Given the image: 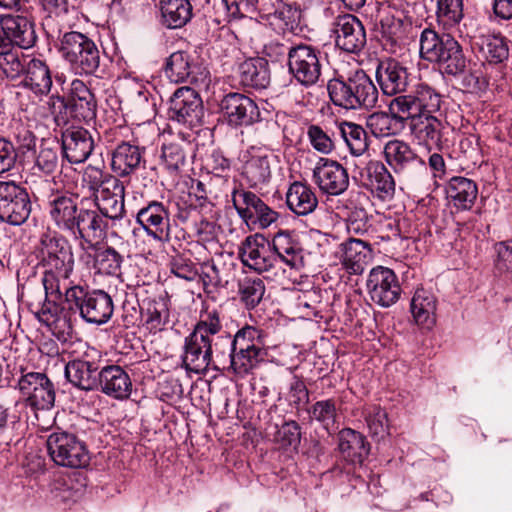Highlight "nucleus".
Masks as SVG:
<instances>
[{
	"instance_id": "nucleus-2",
	"label": "nucleus",
	"mask_w": 512,
	"mask_h": 512,
	"mask_svg": "<svg viewBox=\"0 0 512 512\" xmlns=\"http://www.w3.org/2000/svg\"><path fill=\"white\" fill-rule=\"evenodd\" d=\"M222 323L217 310L206 311L185 337L181 355L183 367L196 374H204L208 369L225 371L228 364L223 344L217 338L221 335Z\"/></svg>"
},
{
	"instance_id": "nucleus-43",
	"label": "nucleus",
	"mask_w": 512,
	"mask_h": 512,
	"mask_svg": "<svg viewBox=\"0 0 512 512\" xmlns=\"http://www.w3.org/2000/svg\"><path fill=\"white\" fill-rule=\"evenodd\" d=\"M378 31L384 49L390 53H395L404 35L402 19L391 13H385L379 20Z\"/></svg>"
},
{
	"instance_id": "nucleus-1",
	"label": "nucleus",
	"mask_w": 512,
	"mask_h": 512,
	"mask_svg": "<svg viewBox=\"0 0 512 512\" xmlns=\"http://www.w3.org/2000/svg\"><path fill=\"white\" fill-rule=\"evenodd\" d=\"M43 269L42 283L48 295L60 298L63 293L70 310L78 311L82 319L96 325L106 323L114 311L111 296L103 290L86 291L70 286L74 257L67 241L56 233H43L35 249Z\"/></svg>"
},
{
	"instance_id": "nucleus-40",
	"label": "nucleus",
	"mask_w": 512,
	"mask_h": 512,
	"mask_svg": "<svg viewBox=\"0 0 512 512\" xmlns=\"http://www.w3.org/2000/svg\"><path fill=\"white\" fill-rule=\"evenodd\" d=\"M449 201L459 210H470L478 196L477 184L466 177H452L446 185Z\"/></svg>"
},
{
	"instance_id": "nucleus-61",
	"label": "nucleus",
	"mask_w": 512,
	"mask_h": 512,
	"mask_svg": "<svg viewBox=\"0 0 512 512\" xmlns=\"http://www.w3.org/2000/svg\"><path fill=\"white\" fill-rule=\"evenodd\" d=\"M57 147H50L43 143L35 159V167L46 175L52 174L58 167Z\"/></svg>"
},
{
	"instance_id": "nucleus-11",
	"label": "nucleus",
	"mask_w": 512,
	"mask_h": 512,
	"mask_svg": "<svg viewBox=\"0 0 512 512\" xmlns=\"http://www.w3.org/2000/svg\"><path fill=\"white\" fill-rule=\"evenodd\" d=\"M31 200L25 187L14 181H0V220L21 225L29 217Z\"/></svg>"
},
{
	"instance_id": "nucleus-16",
	"label": "nucleus",
	"mask_w": 512,
	"mask_h": 512,
	"mask_svg": "<svg viewBox=\"0 0 512 512\" xmlns=\"http://www.w3.org/2000/svg\"><path fill=\"white\" fill-rule=\"evenodd\" d=\"M366 287L371 300L381 307H390L400 298L401 287L393 270L377 266L369 272Z\"/></svg>"
},
{
	"instance_id": "nucleus-10",
	"label": "nucleus",
	"mask_w": 512,
	"mask_h": 512,
	"mask_svg": "<svg viewBox=\"0 0 512 512\" xmlns=\"http://www.w3.org/2000/svg\"><path fill=\"white\" fill-rule=\"evenodd\" d=\"M231 197L238 215L248 226L266 229L278 219V213L251 191L234 189Z\"/></svg>"
},
{
	"instance_id": "nucleus-41",
	"label": "nucleus",
	"mask_w": 512,
	"mask_h": 512,
	"mask_svg": "<svg viewBox=\"0 0 512 512\" xmlns=\"http://www.w3.org/2000/svg\"><path fill=\"white\" fill-rule=\"evenodd\" d=\"M268 25L278 34H299L303 30V15L300 6L282 1Z\"/></svg>"
},
{
	"instance_id": "nucleus-18",
	"label": "nucleus",
	"mask_w": 512,
	"mask_h": 512,
	"mask_svg": "<svg viewBox=\"0 0 512 512\" xmlns=\"http://www.w3.org/2000/svg\"><path fill=\"white\" fill-rule=\"evenodd\" d=\"M18 388L26 402L35 409H49L55 401L52 382L44 373L29 372L18 380Z\"/></svg>"
},
{
	"instance_id": "nucleus-34",
	"label": "nucleus",
	"mask_w": 512,
	"mask_h": 512,
	"mask_svg": "<svg viewBox=\"0 0 512 512\" xmlns=\"http://www.w3.org/2000/svg\"><path fill=\"white\" fill-rule=\"evenodd\" d=\"M237 74L243 87L260 90L270 84L268 62L261 57L249 58L239 63Z\"/></svg>"
},
{
	"instance_id": "nucleus-27",
	"label": "nucleus",
	"mask_w": 512,
	"mask_h": 512,
	"mask_svg": "<svg viewBox=\"0 0 512 512\" xmlns=\"http://www.w3.org/2000/svg\"><path fill=\"white\" fill-rule=\"evenodd\" d=\"M383 154L388 165L396 173H405L416 167L425 169V162L403 140L388 141L384 146Z\"/></svg>"
},
{
	"instance_id": "nucleus-49",
	"label": "nucleus",
	"mask_w": 512,
	"mask_h": 512,
	"mask_svg": "<svg viewBox=\"0 0 512 512\" xmlns=\"http://www.w3.org/2000/svg\"><path fill=\"white\" fill-rule=\"evenodd\" d=\"M412 91L420 114H436L440 111L442 96L432 86L420 82L413 86Z\"/></svg>"
},
{
	"instance_id": "nucleus-4",
	"label": "nucleus",
	"mask_w": 512,
	"mask_h": 512,
	"mask_svg": "<svg viewBox=\"0 0 512 512\" xmlns=\"http://www.w3.org/2000/svg\"><path fill=\"white\" fill-rule=\"evenodd\" d=\"M225 349L228 364L226 370L244 376L264 361L267 353L260 331L252 326H245L237 331L233 339L228 332L217 336Z\"/></svg>"
},
{
	"instance_id": "nucleus-20",
	"label": "nucleus",
	"mask_w": 512,
	"mask_h": 512,
	"mask_svg": "<svg viewBox=\"0 0 512 512\" xmlns=\"http://www.w3.org/2000/svg\"><path fill=\"white\" fill-rule=\"evenodd\" d=\"M220 107L230 126H249L257 122L260 117L257 104L241 93L232 92L225 95Z\"/></svg>"
},
{
	"instance_id": "nucleus-51",
	"label": "nucleus",
	"mask_w": 512,
	"mask_h": 512,
	"mask_svg": "<svg viewBox=\"0 0 512 512\" xmlns=\"http://www.w3.org/2000/svg\"><path fill=\"white\" fill-rule=\"evenodd\" d=\"M308 413L312 420L319 422L327 431L336 428L338 412L333 398L316 401Z\"/></svg>"
},
{
	"instance_id": "nucleus-13",
	"label": "nucleus",
	"mask_w": 512,
	"mask_h": 512,
	"mask_svg": "<svg viewBox=\"0 0 512 512\" xmlns=\"http://www.w3.org/2000/svg\"><path fill=\"white\" fill-rule=\"evenodd\" d=\"M165 74L175 83L188 82L207 87L210 82V72L207 67L185 51H176L166 59Z\"/></svg>"
},
{
	"instance_id": "nucleus-25",
	"label": "nucleus",
	"mask_w": 512,
	"mask_h": 512,
	"mask_svg": "<svg viewBox=\"0 0 512 512\" xmlns=\"http://www.w3.org/2000/svg\"><path fill=\"white\" fill-rule=\"evenodd\" d=\"M271 247L277 262L296 270L304 266L303 248L295 232L280 230L274 235Z\"/></svg>"
},
{
	"instance_id": "nucleus-12",
	"label": "nucleus",
	"mask_w": 512,
	"mask_h": 512,
	"mask_svg": "<svg viewBox=\"0 0 512 512\" xmlns=\"http://www.w3.org/2000/svg\"><path fill=\"white\" fill-rule=\"evenodd\" d=\"M103 362L101 351L89 347L81 357L66 364L65 376L75 387L85 391H95Z\"/></svg>"
},
{
	"instance_id": "nucleus-59",
	"label": "nucleus",
	"mask_w": 512,
	"mask_h": 512,
	"mask_svg": "<svg viewBox=\"0 0 512 512\" xmlns=\"http://www.w3.org/2000/svg\"><path fill=\"white\" fill-rule=\"evenodd\" d=\"M145 322L151 330H161L168 321L169 311L166 303L162 300L147 302L144 312Z\"/></svg>"
},
{
	"instance_id": "nucleus-44",
	"label": "nucleus",
	"mask_w": 512,
	"mask_h": 512,
	"mask_svg": "<svg viewBox=\"0 0 512 512\" xmlns=\"http://www.w3.org/2000/svg\"><path fill=\"white\" fill-rule=\"evenodd\" d=\"M369 186L378 197L385 200L393 196L395 182L388 169L381 162H371L367 167Z\"/></svg>"
},
{
	"instance_id": "nucleus-38",
	"label": "nucleus",
	"mask_w": 512,
	"mask_h": 512,
	"mask_svg": "<svg viewBox=\"0 0 512 512\" xmlns=\"http://www.w3.org/2000/svg\"><path fill=\"white\" fill-rule=\"evenodd\" d=\"M227 10L233 16L244 17L247 14L256 15L267 25L282 0H224Z\"/></svg>"
},
{
	"instance_id": "nucleus-58",
	"label": "nucleus",
	"mask_w": 512,
	"mask_h": 512,
	"mask_svg": "<svg viewBox=\"0 0 512 512\" xmlns=\"http://www.w3.org/2000/svg\"><path fill=\"white\" fill-rule=\"evenodd\" d=\"M28 61L27 57L14 49L10 53L0 56V69L7 78L14 80L24 73Z\"/></svg>"
},
{
	"instance_id": "nucleus-55",
	"label": "nucleus",
	"mask_w": 512,
	"mask_h": 512,
	"mask_svg": "<svg viewBox=\"0 0 512 512\" xmlns=\"http://www.w3.org/2000/svg\"><path fill=\"white\" fill-rule=\"evenodd\" d=\"M265 293L264 281L260 278H244L239 283V296L249 309L256 307Z\"/></svg>"
},
{
	"instance_id": "nucleus-28",
	"label": "nucleus",
	"mask_w": 512,
	"mask_h": 512,
	"mask_svg": "<svg viewBox=\"0 0 512 512\" xmlns=\"http://www.w3.org/2000/svg\"><path fill=\"white\" fill-rule=\"evenodd\" d=\"M68 109L72 117L79 121H90L96 117V98L80 79L71 82Z\"/></svg>"
},
{
	"instance_id": "nucleus-32",
	"label": "nucleus",
	"mask_w": 512,
	"mask_h": 512,
	"mask_svg": "<svg viewBox=\"0 0 512 512\" xmlns=\"http://www.w3.org/2000/svg\"><path fill=\"white\" fill-rule=\"evenodd\" d=\"M339 248L341 263L351 274H361L372 259L371 245L361 239L349 238Z\"/></svg>"
},
{
	"instance_id": "nucleus-24",
	"label": "nucleus",
	"mask_w": 512,
	"mask_h": 512,
	"mask_svg": "<svg viewBox=\"0 0 512 512\" xmlns=\"http://www.w3.org/2000/svg\"><path fill=\"white\" fill-rule=\"evenodd\" d=\"M95 391H100L114 399H127L132 391V381L121 366L102 365Z\"/></svg>"
},
{
	"instance_id": "nucleus-17",
	"label": "nucleus",
	"mask_w": 512,
	"mask_h": 512,
	"mask_svg": "<svg viewBox=\"0 0 512 512\" xmlns=\"http://www.w3.org/2000/svg\"><path fill=\"white\" fill-rule=\"evenodd\" d=\"M312 178L321 192L332 196L343 194L349 187L347 169L330 158H320L317 161Z\"/></svg>"
},
{
	"instance_id": "nucleus-29",
	"label": "nucleus",
	"mask_w": 512,
	"mask_h": 512,
	"mask_svg": "<svg viewBox=\"0 0 512 512\" xmlns=\"http://www.w3.org/2000/svg\"><path fill=\"white\" fill-rule=\"evenodd\" d=\"M110 184L113 185L101 189L93 198L103 220H119L125 214V188L120 180H111Z\"/></svg>"
},
{
	"instance_id": "nucleus-15",
	"label": "nucleus",
	"mask_w": 512,
	"mask_h": 512,
	"mask_svg": "<svg viewBox=\"0 0 512 512\" xmlns=\"http://www.w3.org/2000/svg\"><path fill=\"white\" fill-rule=\"evenodd\" d=\"M238 255L244 266L257 273L268 272L277 263L270 242L261 234L247 236L239 246Z\"/></svg>"
},
{
	"instance_id": "nucleus-35",
	"label": "nucleus",
	"mask_w": 512,
	"mask_h": 512,
	"mask_svg": "<svg viewBox=\"0 0 512 512\" xmlns=\"http://www.w3.org/2000/svg\"><path fill=\"white\" fill-rule=\"evenodd\" d=\"M143 162V150L130 142H121L112 152L111 168L119 177L134 173Z\"/></svg>"
},
{
	"instance_id": "nucleus-57",
	"label": "nucleus",
	"mask_w": 512,
	"mask_h": 512,
	"mask_svg": "<svg viewBox=\"0 0 512 512\" xmlns=\"http://www.w3.org/2000/svg\"><path fill=\"white\" fill-rule=\"evenodd\" d=\"M307 137L313 149L321 154L328 155L335 149L333 133L319 125H309L307 127Z\"/></svg>"
},
{
	"instance_id": "nucleus-21",
	"label": "nucleus",
	"mask_w": 512,
	"mask_h": 512,
	"mask_svg": "<svg viewBox=\"0 0 512 512\" xmlns=\"http://www.w3.org/2000/svg\"><path fill=\"white\" fill-rule=\"evenodd\" d=\"M334 33L336 46L348 53H358L366 45V32L362 22L352 14L335 18Z\"/></svg>"
},
{
	"instance_id": "nucleus-52",
	"label": "nucleus",
	"mask_w": 512,
	"mask_h": 512,
	"mask_svg": "<svg viewBox=\"0 0 512 512\" xmlns=\"http://www.w3.org/2000/svg\"><path fill=\"white\" fill-rule=\"evenodd\" d=\"M388 110L394 113L396 117L402 118V125L404 127L407 121L411 122L413 117L420 114L412 90L407 94L402 93L394 97L388 105Z\"/></svg>"
},
{
	"instance_id": "nucleus-7",
	"label": "nucleus",
	"mask_w": 512,
	"mask_h": 512,
	"mask_svg": "<svg viewBox=\"0 0 512 512\" xmlns=\"http://www.w3.org/2000/svg\"><path fill=\"white\" fill-rule=\"evenodd\" d=\"M58 52L76 75H96L100 68V51L87 35L70 31L59 37Z\"/></svg>"
},
{
	"instance_id": "nucleus-31",
	"label": "nucleus",
	"mask_w": 512,
	"mask_h": 512,
	"mask_svg": "<svg viewBox=\"0 0 512 512\" xmlns=\"http://www.w3.org/2000/svg\"><path fill=\"white\" fill-rule=\"evenodd\" d=\"M411 135L428 147H442L443 122L436 114H419L408 123Z\"/></svg>"
},
{
	"instance_id": "nucleus-64",
	"label": "nucleus",
	"mask_w": 512,
	"mask_h": 512,
	"mask_svg": "<svg viewBox=\"0 0 512 512\" xmlns=\"http://www.w3.org/2000/svg\"><path fill=\"white\" fill-rule=\"evenodd\" d=\"M497 258L495 267L500 272H512V241H503L494 246Z\"/></svg>"
},
{
	"instance_id": "nucleus-19",
	"label": "nucleus",
	"mask_w": 512,
	"mask_h": 512,
	"mask_svg": "<svg viewBox=\"0 0 512 512\" xmlns=\"http://www.w3.org/2000/svg\"><path fill=\"white\" fill-rule=\"evenodd\" d=\"M136 221L152 239L159 242L169 240L170 213L162 202L149 201L137 212Z\"/></svg>"
},
{
	"instance_id": "nucleus-9",
	"label": "nucleus",
	"mask_w": 512,
	"mask_h": 512,
	"mask_svg": "<svg viewBox=\"0 0 512 512\" xmlns=\"http://www.w3.org/2000/svg\"><path fill=\"white\" fill-rule=\"evenodd\" d=\"M320 58V50L311 45L291 46L287 53L289 73L302 86L311 87L318 82L321 76Z\"/></svg>"
},
{
	"instance_id": "nucleus-54",
	"label": "nucleus",
	"mask_w": 512,
	"mask_h": 512,
	"mask_svg": "<svg viewBox=\"0 0 512 512\" xmlns=\"http://www.w3.org/2000/svg\"><path fill=\"white\" fill-rule=\"evenodd\" d=\"M123 256L113 247L99 250L95 255V267L99 273L118 276L121 272Z\"/></svg>"
},
{
	"instance_id": "nucleus-47",
	"label": "nucleus",
	"mask_w": 512,
	"mask_h": 512,
	"mask_svg": "<svg viewBox=\"0 0 512 512\" xmlns=\"http://www.w3.org/2000/svg\"><path fill=\"white\" fill-rule=\"evenodd\" d=\"M321 304L320 292L315 289L297 291L293 297V306L302 318H321Z\"/></svg>"
},
{
	"instance_id": "nucleus-3",
	"label": "nucleus",
	"mask_w": 512,
	"mask_h": 512,
	"mask_svg": "<svg viewBox=\"0 0 512 512\" xmlns=\"http://www.w3.org/2000/svg\"><path fill=\"white\" fill-rule=\"evenodd\" d=\"M47 212L54 225L88 244L102 239L107 222L97 210L79 207L78 195L54 191L47 198Z\"/></svg>"
},
{
	"instance_id": "nucleus-60",
	"label": "nucleus",
	"mask_w": 512,
	"mask_h": 512,
	"mask_svg": "<svg viewBox=\"0 0 512 512\" xmlns=\"http://www.w3.org/2000/svg\"><path fill=\"white\" fill-rule=\"evenodd\" d=\"M162 164L170 173H176L185 164L186 155L178 143H169L162 146Z\"/></svg>"
},
{
	"instance_id": "nucleus-53",
	"label": "nucleus",
	"mask_w": 512,
	"mask_h": 512,
	"mask_svg": "<svg viewBox=\"0 0 512 512\" xmlns=\"http://www.w3.org/2000/svg\"><path fill=\"white\" fill-rule=\"evenodd\" d=\"M363 415L372 437L383 439L389 434L388 416L383 408L380 406H369L364 409Z\"/></svg>"
},
{
	"instance_id": "nucleus-23",
	"label": "nucleus",
	"mask_w": 512,
	"mask_h": 512,
	"mask_svg": "<svg viewBox=\"0 0 512 512\" xmlns=\"http://www.w3.org/2000/svg\"><path fill=\"white\" fill-rule=\"evenodd\" d=\"M376 80L383 94L396 96L407 92L411 78L408 68L395 59H385L378 63Z\"/></svg>"
},
{
	"instance_id": "nucleus-22",
	"label": "nucleus",
	"mask_w": 512,
	"mask_h": 512,
	"mask_svg": "<svg viewBox=\"0 0 512 512\" xmlns=\"http://www.w3.org/2000/svg\"><path fill=\"white\" fill-rule=\"evenodd\" d=\"M242 176L251 188H262L272 178V156L261 148L250 147L241 156Z\"/></svg>"
},
{
	"instance_id": "nucleus-42",
	"label": "nucleus",
	"mask_w": 512,
	"mask_h": 512,
	"mask_svg": "<svg viewBox=\"0 0 512 512\" xmlns=\"http://www.w3.org/2000/svg\"><path fill=\"white\" fill-rule=\"evenodd\" d=\"M160 23L167 29L184 27L193 16V7L189 0H161Z\"/></svg>"
},
{
	"instance_id": "nucleus-30",
	"label": "nucleus",
	"mask_w": 512,
	"mask_h": 512,
	"mask_svg": "<svg viewBox=\"0 0 512 512\" xmlns=\"http://www.w3.org/2000/svg\"><path fill=\"white\" fill-rule=\"evenodd\" d=\"M0 25L2 32L20 48L28 49L36 43L34 23L27 17L19 14L2 15Z\"/></svg>"
},
{
	"instance_id": "nucleus-48",
	"label": "nucleus",
	"mask_w": 512,
	"mask_h": 512,
	"mask_svg": "<svg viewBox=\"0 0 512 512\" xmlns=\"http://www.w3.org/2000/svg\"><path fill=\"white\" fill-rule=\"evenodd\" d=\"M111 180H119L104 170V165H87L81 176V184L87 189L91 196H95L101 189L111 186Z\"/></svg>"
},
{
	"instance_id": "nucleus-46",
	"label": "nucleus",
	"mask_w": 512,
	"mask_h": 512,
	"mask_svg": "<svg viewBox=\"0 0 512 512\" xmlns=\"http://www.w3.org/2000/svg\"><path fill=\"white\" fill-rule=\"evenodd\" d=\"M339 130L352 155L360 156L366 152L368 136L361 125L343 121L339 124Z\"/></svg>"
},
{
	"instance_id": "nucleus-50",
	"label": "nucleus",
	"mask_w": 512,
	"mask_h": 512,
	"mask_svg": "<svg viewBox=\"0 0 512 512\" xmlns=\"http://www.w3.org/2000/svg\"><path fill=\"white\" fill-rule=\"evenodd\" d=\"M436 4V18L443 27L452 28L463 19V0H436Z\"/></svg>"
},
{
	"instance_id": "nucleus-63",
	"label": "nucleus",
	"mask_w": 512,
	"mask_h": 512,
	"mask_svg": "<svg viewBox=\"0 0 512 512\" xmlns=\"http://www.w3.org/2000/svg\"><path fill=\"white\" fill-rule=\"evenodd\" d=\"M18 153L14 144L0 137V176L11 171L17 162Z\"/></svg>"
},
{
	"instance_id": "nucleus-14",
	"label": "nucleus",
	"mask_w": 512,
	"mask_h": 512,
	"mask_svg": "<svg viewBox=\"0 0 512 512\" xmlns=\"http://www.w3.org/2000/svg\"><path fill=\"white\" fill-rule=\"evenodd\" d=\"M203 103L199 94L190 87H180L168 102V118L189 127L197 126L203 118Z\"/></svg>"
},
{
	"instance_id": "nucleus-37",
	"label": "nucleus",
	"mask_w": 512,
	"mask_h": 512,
	"mask_svg": "<svg viewBox=\"0 0 512 512\" xmlns=\"http://www.w3.org/2000/svg\"><path fill=\"white\" fill-rule=\"evenodd\" d=\"M338 447L344 459L352 464H362L370 450L365 436L351 428L338 433Z\"/></svg>"
},
{
	"instance_id": "nucleus-26",
	"label": "nucleus",
	"mask_w": 512,
	"mask_h": 512,
	"mask_svg": "<svg viewBox=\"0 0 512 512\" xmlns=\"http://www.w3.org/2000/svg\"><path fill=\"white\" fill-rule=\"evenodd\" d=\"M94 149V140L84 128L67 129L62 134L64 157L72 164L84 162Z\"/></svg>"
},
{
	"instance_id": "nucleus-33",
	"label": "nucleus",
	"mask_w": 512,
	"mask_h": 512,
	"mask_svg": "<svg viewBox=\"0 0 512 512\" xmlns=\"http://www.w3.org/2000/svg\"><path fill=\"white\" fill-rule=\"evenodd\" d=\"M437 304V298L432 291L418 288L410 304L415 323L423 328L432 329L436 324Z\"/></svg>"
},
{
	"instance_id": "nucleus-8",
	"label": "nucleus",
	"mask_w": 512,
	"mask_h": 512,
	"mask_svg": "<svg viewBox=\"0 0 512 512\" xmlns=\"http://www.w3.org/2000/svg\"><path fill=\"white\" fill-rule=\"evenodd\" d=\"M48 454L58 466L78 469L89 465L90 454L86 444L67 431L52 432L46 441Z\"/></svg>"
},
{
	"instance_id": "nucleus-39",
	"label": "nucleus",
	"mask_w": 512,
	"mask_h": 512,
	"mask_svg": "<svg viewBox=\"0 0 512 512\" xmlns=\"http://www.w3.org/2000/svg\"><path fill=\"white\" fill-rule=\"evenodd\" d=\"M286 204L296 215L306 216L315 211L318 206V198L311 186L295 181L287 190Z\"/></svg>"
},
{
	"instance_id": "nucleus-45",
	"label": "nucleus",
	"mask_w": 512,
	"mask_h": 512,
	"mask_svg": "<svg viewBox=\"0 0 512 512\" xmlns=\"http://www.w3.org/2000/svg\"><path fill=\"white\" fill-rule=\"evenodd\" d=\"M366 125L377 138L396 135L404 128L402 118L396 117L395 114L390 111L373 112L367 117Z\"/></svg>"
},
{
	"instance_id": "nucleus-56",
	"label": "nucleus",
	"mask_w": 512,
	"mask_h": 512,
	"mask_svg": "<svg viewBox=\"0 0 512 512\" xmlns=\"http://www.w3.org/2000/svg\"><path fill=\"white\" fill-rule=\"evenodd\" d=\"M481 49L490 63H501L508 58L509 49L504 37L488 35L482 40Z\"/></svg>"
},
{
	"instance_id": "nucleus-62",
	"label": "nucleus",
	"mask_w": 512,
	"mask_h": 512,
	"mask_svg": "<svg viewBox=\"0 0 512 512\" xmlns=\"http://www.w3.org/2000/svg\"><path fill=\"white\" fill-rule=\"evenodd\" d=\"M171 272L178 278L186 281H194L198 276V270L194 263L183 255H176L171 261Z\"/></svg>"
},
{
	"instance_id": "nucleus-6",
	"label": "nucleus",
	"mask_w": 512,
	"mask_h": 512,
	"mask_svg": "<svg viewBox=\"0 0 512 512\" xmlns=\"http://www.w3.org/2000/svg\"><path fill=\"white\" fill-rule=\"evenodd\" d=\"M327 89L333 104L345 109H372L378 102V89L362 69L330 80Z\"/></svg>"
},
{
	"instance_id": "nucleus-5",
	"label": "nucleus",
	"mask_w": 512,
	"mask_h": 512,
	"mask_svg": "<svg viewBox=\"0 0 512 512\" xmlns=\"http://www.w3.org/2000/svg\"><path fill=\"white\" fill-rule=\"evenodd\" d=\"M420 57L439 66L448 75H459L465 71L467 60L462 46L450 34H438L426 28L420 34Z\"/></svg>"
},
{
	"instance_id": "nucleus-36",
	"label": "nucleus",
	"mask_w": 512,
	"mask_h": 512,
	"mask_svg": "<svg viewBox=\"0 0 512 512\" xmlns=\"http://www.w3.org/2000/svg\"><path fill=\"white\" fill-rule=\"evenodd\" d=\"M22 86L35 95H48L52 88V75L48 65L40 59H29L23 73Z\"/></svg>"
}]
</instances>
